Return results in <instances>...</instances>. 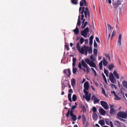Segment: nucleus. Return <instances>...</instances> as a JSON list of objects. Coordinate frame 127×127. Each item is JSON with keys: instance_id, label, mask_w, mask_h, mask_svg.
Listing matches in <instances>:
<instances>
[{"instance_id": "nucleus-32", "label": "nucleus", "mask_w": 127, "mask_h": 127, "mask_svg": "<svg viewBox=\"0 0 127 127\" xmlns=\"http://www.w3.org/2000/svg\"><path fill=\"white\" fill-rule=\"evenodd\" d=\"M114 124L116 126H119L121 125L120 122L118 121H114Z\"/></svg>"}, {"instance_id": "nucleus-58", "label": "nucleus", "mask_w": 127, "mask_h": 127, "mask_svg": "<svg viewBox=\"0 0 127 127\" xmlns=\"http://www.w3.org/2000/svg\"><path fill=\"white\" fill-rule=\"evenodd\" d=\"M78 67L80 68V69H82V64L80 62L79 63Z\"/></svg>"}, {"instance_id": "nucleus-62", "label": "nucleus", "mask_w": 127, "mask_h": 127, "mask_svg": "<svg viewBox=\"0 0 127 127\" xmlns=\"http://www.w3.org/2000/svg\"><path fill=\"white\" fill-rule=\"evenodd\" d=\"M95 39L96 41L98 43H99L100 41L99 38L97 37H95Z\"/></svg>"}, {"instance_id": "nucleus-7", "label": "nucleus", "mask_w": 127, "mask_h": 127, "mask_svg": "<svg viewBox=\"0 0 127 127\" xmlns=\"http://www.w3.org/2000/svg\"><path fill=\"white\" fill-rule=\"evenodd\" d=\"M63 73L64 74H66L68 77H69L71 74V71L69 68L64 70Z\"/></svg>"}, {"instance_id": "nucleus-29", "label": "nucleus", "mask_w": 127, "mask_h": 127, "mask_svg": "<svg viewBox=\"0 0 127 127\" xmlns=\"http://www.w3.org/2000/svg\"><path fill=\"white\" fill-rule=\"evenodd\" d=\"M105 56L106 58V59L107 60H109V61H110V57L109 56V54L105 53Z\"/></svg>"}, {"instance_id": "nucleus-14", "label": "nucleus", "mask_w": 127, "mask_h": 127, "mask_svg": "<svg viewBox=\"0 0 127 127\" xmlns=\"http://www.w3.org/2000/svg\"><path fill=\"white\" fill-rule=\"evenodd\" d=\"M88 34V33L84 30L81 31V35L83 36L85 38L87 37Z\"/></svg>"}, {"instance_id": "nucleus-5", "label": "nucleus", "mask_w": 127, "mask_h": 127, "mask_svg": "<svg viewBox=\"0 0 127 127\" xmlns=\"http://www.w3.org/2000/svg\"><path fill=\"white\" fill-rule=\"evenodd\" d=\"M109 78L111 82L115 84L116 83V81L112 73H110L109 75Z\"/></svg>"}, {"instance_id": "nucleus-49", "label": "nucleus", "mask_w": 127, "mask_h": 127, "mask_svg": "<svg viewBox=\"0 0 127 127\" xmlns=\"http://www.w3.org/2000/svg\"><path fill=\"white\" fill-rule=\"evenodd\" d=\"M92 110L93 112V113H95L97 111V109L95 107V106L93 107L92 108Z\"/></svg>"}, {"instance_id": "nucleus-41", "label": "nucleus", "mask_w": 127, "mask_h": 127, "mask_svg": "<svg viewBox=\"0 0 127 127\" xmlns=\"http://www.w3.org/2000/svg\"><path fill=\"white\" fill-rule=\"evenodd\" d=\"M88 53L89 54H91L92 52V47H90L88 50Z\"/></svg>"}, {"instance_id": "nucleus-42", "label": "nucleus", "mask_w": 127, "mask_h": 127, "mask_svg": "<svg viewBox=\"0 0 127 127\" xmlns=\"http://www.w3.org/2000/svg\"><path fill=\"white\" fill-rule=\"evenodd\" d=\"M82 121H83V124H84V122L86 120V119L85 118V115L83 114L82 115Z\"/></svg>"}, {"instance_id": "nucleus-25", "label": "nucleus", "mask_w": 127, "mask_h": 127, "mask_svg": "<svg viewBox=\"0 0 127 127\" xmlns=\"http://www.w3.org/2000/svg\"><path fill=\"white\" fill-rule=\"evenodd\" d=\"M76 61V58L73 57L72 59V66H75V63Z\"/></svg>"}, {"instance_id": "nucleus-46", "label": "nucleus", "mask_w": 127, "mask_h": 127, "mask_svg": "<svg viewBox=\"0 0 127 127\" xmlns=\"http://www.w3.org/2000/svg\"><path fill=\"white\" fill-rule=\"evenodd\" d=\"M99 101V100L97 98H96L94 100V103L95 104L97 103Z\"/></svg>"}, {"instance_id": "nucleus-50", "label": "nucleus", "mask_w": 127, "mask_h": 127, "mask_svg": "<svg viewBox=\"0 0 127 127\" xmlns=\"http://www.w3.org/2000/svg\"><path fill=\"white\" fill-rule=\"evenodd\" d=\"M65 48H66L67 51H69V45H65Z\"/></svg>"}, {"instance_id": "nucleus-64", "label": "nucleus", "mask_w": 127, "mask_h": 127, "mask_svg": "<svg viewBox=\"0 0 127 127\" xmlns=\"http://www.w3.org/2000/svg\"><path fill=\"white\" fill-rule=\"evenodd\" d=\"M109 123H110V126L111 127H113L112 123L111 121H110V122H109Z\"/></svg>"}, {"instance_id": "nucleus-26", "label": "nucleus", "mask_w": 127, "mask_h": 127, "mask_svg": "<svg viewBox=\"0 0 127 127\" xmlns=\"http://www.w3.org/2000/svg\"><path fill=\"white\" fill-rule=\"evenodd\" d=\"M78 0H71V2L73 4L76 5L78 3Z\"/></svg>"}, {"instance_id": "nucleus-36", "label": "nucleus", "mask_w": 127, "mask_h": 127, "mask_svg": "<svg viewBox=\"0 0 127 127\" xmlns=\"http://www.w3.org/2000/svg\"><path fill=\"white\" fill-rule=\"evenodd\" d=\"M108 70L105 69V68H104V73L106 75V76L107 77H108Z\"/></svg>"}, {"instance_id": "nucleus-52", "label": "nucleus", "mask_w": 127, "mask_h": 127, "mask_svg": "<svg viewBox=\"0 0 127 127\" xmlns=\"http://www.w3.org/2000/svg\"><path fill=\"white\" fill-rule=\"evenodd\" d=\"M85 89H84V93L86 94V95H89V92L88 91H86Z\"/></svg>"}, {"instance_id": "nucleus-31", "label": "nucleus", "mask_w": 127, "mask_h": 127, "mask_svg": "<svg viewBox=\"0 0 127 127\" xmlns=\"http://www.w3.org/2000/svg\"><path fill=\"white\" fill-rule=\"evenodd\" d=\"M90 59L93 61L95 60L96 59L95 56L93 55H92L90 57Z\"/></svg>"}, {"instance_id": "nucleus-13", "label": "nucleus", "mask_w": 127, "mask_h": 127, "mask_svg": "<svg viewBox=\"0 0 127 127\" xmlns=\"http://www.w3.org/2000/svg\"><path fill=\"white\" fill-rule=\"evenodd\" d=\"M122 38V34H119V37H118V44L120 46H121V39Z\"/></svg>"}, {"instance_id": "nucleus-54", "label": "nucleus", "mask_w": 127, "mask_h": 127, "mask_svg": "<svg viewBox=\"0 0 127 127\" xmlns=\"http://www.w3.org/2000/svg\"><path fill=\"white\" fill-rule=\"evenodd\" d=\"M97 49L94 48V49L93 50V52L95 54H97Z\"/></svg>"}, {"instance_id": "nucleus-16", "label": "nucleus", "mask_w": 127, "mask_h": 127, "mask_svg": "<svg viewBox=\"0 0 127 127\" xmlns=\"http://www.w3.org/2000/svg\"><path fill=\"white\" fill-rule=\"evenodd\" d=\"M69 114H70L71 116L74 115L73 114V112H70V109L69 108L68 109L66 115V117H68L69 116Z\"/></svg>"}, {"instance_id": "nucleus-9", "label": "nucleus", "mask_w": 127, "mask_h": 127, "mask_svg": "<svg viewBox=\"0 0 127 127\" xmlns=\"http://www.w3.org/2000/svg\"><path fill=\"white\" fill-rule=\"evenodd\" d=\"M80 5L81 6L84 5L86 6H87V4H86V1L85 0H81L80 2Z\"/></svg>"}, {"instance_id": "nucleus-40", "label": "nucleus", "mask_w": 127, "mask_h": 127, "mask_svg": "<svg viewBox=\"0 0 127 127\" xmlns=\"http://www.w3.org/2000/svg\"><path fill=\"white\" fill-rule=\"evenodd\" d=\"M102 75L103 76V79H104V80L105 82L106 83H107V79L106 78L105 76V75H104V74L103 73H102Z\"/></svg>"}, {"instance_id": "nucleus-61", "label": "nucleus", "mask_w": 127, "mask_h": 127, "mask_svg": "<svg viewBox=\"0 0 127 127\" xmlns=\"http://www.w3.org/2000/svg\"><path fill=\"white\" fill-rule=\"evenodd\" d=\"M96 98V97H95V95H93V96H92V98H91V100H94L95 99V98Z\"/></svg>"}, {"instance_id": "nucleus-6", "label": "nucleus", "mask_w": 127, "mask_h": 127, "mask_svg": "<svg viewBox=\"0 0 127 127\" xmlns=\"http://www.w3.org/2000/svg\"><path fill=\"white\" fill-rule=\"evenodd\" d=\"M101 105L105 109H107L109 108V106L108 104L106 102L103 101H100Z\"/></svg>"}, {"instance_id": "nucleus-37", "label": "nucleus", "mask_w": 127, "mask_h": 127, "mask_svg": "<svg viewBox=\"0 0 127 127\" xmlns=\"http://www.w3.org/2000/svg\"><path fill=\"white\" fill-rule=\"evenodd\" d=\"M71 119L74 121H75L77 119V116L75 115H74L71 116Z\"/></svg>"}, {"instance_id": "nucleus-43", "label": "nucleus", "mask_w": 127, "mask_h": 127, "mask_svg": "<svg viewBox=\"0 0 127 127\" xmlns=\"http://www.w3.org/2000/svg\"><path fill=\"white\" fill-rule=\"evenodd\" d=\"M84 38L82 37L80 39V42L81 44H82L84 41Z\"/></svg>"}, {"instance_id": "nucleus-22", "label": "nucleus", "mask_w": 127, "mask_h": 127, "mask_svg": "<svg viewBox=\"0 0 127 127\" xmlns=\"http://www.w3.org/2000/svg\"><path fill=\"white\" fill-rule=\"evenodd\" d=\"M103 64L104 66H106L108 64V62L107 61L105 57L103 58Z\"/></svg>"}, {"instance_id": "nucleus-60", "label": "nucleus", "mask_w": 127, "mask_h": 127, "mask_svg": "<svg viewBox=\"0 0 127 127\" xmlns=\"http://www.w3.org/2000/svg\"><path fill=\"white\" fill-rule=\"evenodd\" d=\"M111 94H113L115 96H116V95H117L114 91H112L111 92Z\"/></svg>"}, {"instance_id": "nucleus-30", "label": "nucleus", "mask_w": 127, "mask_h": 127, "mask_svg": "<svg viewBox=\"0 0 127 127\" xmlns=\"http://www.w3.org/2000/svg\"><path fill=\"white\" fill-rule=\"evenodd\" d=\"M80 16L79 15L78 16V20L77 23V25H78L79 26H80L81 25V21L80 20Z\"/></svg>"}, {"instance_id": "nucleus-56", "label": "nucleus", "mask_w": 127, "mask_h": 127, "mask_svg": "<svg viewBox=\"0 0 127 127\" xmlns=\"http://www.w3.org/2000/svg\"><path fill=\"white\" fill-rule=\"evenodd\" d=\"M97 46V43L96 42H95V40L94 41V47L96 48Z\"/></svg>"}, {"instance_id": "nucleus-45", "label": "nucleus", "mask_w": 127, "mask_h": 127, "mask_svg": "<svg viewBox=\"0 0 127 127\" xmlns=\"http://www.w3.org/2000/svg\"><path fill=\"white\" fill-rule=\"evenodd\" d=\"M115 34H116V31L114 30L113 31L112 33V35H111V40H112V38L115 35Z\"/></svg>"}, {"instance_id": "nucleus-47", "label": "nucleus", "mask_w": 127, "mask_h": 127, "mask_svg": "<svg viewBox=\"0 0 127 127\" xmlns=\"http://www.w3.org/2000/svg\"><path fill=\"white\" fill-rule=\"evenodd\" d=\"M83 30L87 33L89 32V29L88 27H87L86 28Z\"/></svg>"}, {"instance_id": "nucleus-28", "label": "nucleus", "mask_w": 127, "mask_h": 127, "mask_svg": "<svg viewBox=\"0 0 127 127\" xmlns=\"http://www.w3.org/2000/svg\"><path fill=\"white\" fill-rule=\"evenodd\" d=\"M122 84L123 86H124L127 89V82L126 81H123Z\"/></svg>"}, {"instance_id": "nucleus-11", "label": "nucleus", "mask_w": 127, "mask_h": 127, "mask_svg": "<svg viewBox=\"0 0 127 127\" xmlns=\"http://www.w3.org/2000/svg\"><path fill=\"white\" fill-rule=\"evenodd\" d=\"M100 114L101 115H105L106 113V111L102 108H100L99 110Z\"/></svg>"}, {"instance_id": "nucleus-20", "label": "nucleus", "mask_w": 127, "mask_h": 127, "mask_svg": "<svg viewBox=\"0 0 127 127\" xmlns=\"http://www.w3.org/2000/svg\"><path fill=\"white\" fill-rule=\"evenodd\" d=\"M73 31L75 33L76 35H77L78 34L79 31V29L77 28V26L76 28L73 30Z\"/></svg>"}, {"instance_id": "nucleus-10", "label": "nucleus", "mask_w": 127, "mask_h": 127, "mask_svg": "<svg viewBox=\"0 0 127 127\" xmlns=\"http://www.w3.org/2000/svg\"><path fill=\"white\" fill-rule=\"evenodd\" d=\"M84 89H85L86 90H89V85L88 81L86 82L84 84Z\"/></svg>"}, {"instance_id": "nucleus-3", "label": "nucleus", "mask_w": 127, "mask_h": 127, "mask_svg": "<svg viewBox=\"0 0 127 127\" xmlns=\"http://www.w3.org/2000/svg\"><path fill=\"white\" fill-rule=\"evenodd\" d=\"M76 48L78 51L82 54H84L85 49L84 47H82L80 49V46L79 43H78L76 45Z\"/></svg>"}, {"instance_id": "nucleus-24", "label": "nucleus", "mask_w": 127, "mask_h": 127, "mask_svg": "<svg viewBox=\"0 0 127 127\" xmlns=\"http://www.w3.org/2000/svg\"><path fill=\"white\" fill-rule=\"evenodd\" d=\"M81 108L83 111V112L84 113H86V108L84 105H81L80 106Z\"/></svg>"}, {"instance_id": "nucleus-39", "label": "nucleus", "mask_w": 127, "mask_h": 127, "mask_svg": "<svg viewBox=\"0 0 127 127\" xmlns=\"http://www.w3.org/2000/svg\"><path fill=\"white\" fill-rule=\"evenodd\" d=\"M72 100L73 101H75L77 99L76 95L75 94L73 95L72 97Z\"/></svg>"}, {"instance_id": "nucleus-2", "label": "nucleus", "mask_w": 127, "mask_h": 127, "mask_svg": "<svg viewBox=\"0 0 127 127\" xmlns=\"http://www.w3.org/2000/svg\"><path fill=\"white\" fill-rule=\"evenodd\" d=\"M118 116L123 118H126L127 117V113L126 112L120 111L118 113Z\"/></svg>"}, {"instance_id": "nucleus-1", "label": "nucleus", "mask_w": 127, "mask_h": 127, "mask_svg": "<svg viewBox=\"0 0 127 127\" xmlns=\"http://www.w3.org/2000/svg\"><path fill=\"white\" fill-rule=\"evenodd\" d=\"M85 63L89 64L91 67L95 68L96 67V65L94 61H91L89 59L86 58L85 59Z\"/></svg>"}, {"instance_id": "nucleus-23", "label": "nucleus", "mask_w": 127, "mask_h": 127, "mask_svg": "<svg viewBox=\"0 0 127 127\" xmlns=\"http://www.w3.org/2000/svg\"><path fill=\"white\" fill-rule=\"evenodd\" d=\"M113 3L114 8L116 9L118 8L119 5L116 2H113Z\"/></svg>"}, {"instance_id": "nucleus-44", "label": "nucleus", "mask_w": 127, "mask_h": 127, "mask_svg": "<svg viewBox=\"0 0 127 127\" xmlns=\"http://www.w3.org/2000/svg\"><path fill=\"white\" fill-rule=\"evenodd\" d=\"M99 68L100 70H101L102 69V61H101V62L99 63Z\"/></svg>"}, {"instance_id": "nucleus-57", "label": "nucleus", "mask_w": 127, "mask_h": 127, "mask_svg": "<svg viewBox=\"0 0 127 127\" xmlns=\"http://www.w3.org/2000/svg\"><path fill=\"white\" fill-rule=\"evenodd\" d=\"M111 86L112 88H114L115 89H116L117 88V86L113 84H111Z\"/></svg>"}, {"instance_id": "nucleus-12", "label": "nucleus", "mask_w": 127, "mask_h": 127, "mask_svg": "<svg viewBox=\"0 0 127 127\" xmlns=\"http://www.w3.org/2000/svg\"><path fill=\"white\" fill-rule=\"evenodd\" d=\"M91 94L90 93L88 95H85V96H83V98H85L87 101H89L90 100Z\"/></svg>"}, {"instance_id": "nucleus-59", "label": "nucleus", "mask_w": 127, "mask_h": 127, "mask_svg": "<svg viewBox=\"0 0 127 127\" xmlns=\"http://www.w3.org/2000/svg\"><path fill=\"white\" fill-rule=\"evenodd\" d=\"M84 48L85 50V51H88V50L89 48L88 46H87V47L85 46Z\"/></svg>"}, {"instance_id": "nucleus-33", "label": "nucleus", "mask_w": 127, "mask_h": 127, "mask_svg": "<svg viewBox=\"0 0 127 127\" xmlns=\"http://www.w3.org/2000/svg\"><path fill=\"white\" fill-rule=\"evenodd\" d=\"M71 94L70 93L68 94V100L70 102H72V100H71Z\"/></svg>"}, {"instance_id": "nucleus-51", "label": "nucleus", "mask_w": 127, "mask_h": 127, "mask_svg": "<svg viewBox=\"0 0 127 127\" xmlns=\"http://www.w3.org/2000/svg\"><path fill=\"white\" fill-rule=\"evenodd\" d=\"M109 120L108 119H105V122L106 124L107 125H109Z\"/></svg>"}, {"instance_id": "nucleus-34", "label": "nucleus", "mask_w": 127, "mask_h": 127, "mask_svg": "<svg viewBox=\"0 0 127 127\" xmlns=\"http://www.w3.org/2000/svg\"><path fill=\"white\" fill-rule=\"evenodd\" d=\"M88 23V22L87 21H86L84 23V24L83 25V24H82V26H81V28H82V29L84 28L86 26Z\"/></svg>"}, {"instance_id": "nucleus-18", "label": "nucleus", "mask_w": 127, "mask_h": 127, "mask_svg": "<svg viewBox=\"0 0 127 127\" xmlns=\"http://www.w3.org/2000/svg\"><path fill=\"white\" fill-rule=\"evenodd\" d=\"M93 117L94 120H97L98 116L95 113H93Z\"/></svg>"}, {"instance_id": "nucleus-4", "label": "nucleus", "mask_w": 127, "mask_h": 127, "mask_svg": "<svg viewBox=\"0 0 127 127\" xmlns=\"http://www.w3.org/2000/svg\"><path fill=\"white\" fill-rule=\"evenodd\" d=\"M81 63L83 66L86 68V72L87 73H88L89 71L90 70V69L88 67L87 64L84 62L83 60H81Z\"/></svg>"}, {"instance_id": "nucleus-38", "label": "nucleus", "mask_w": 127, "mask_h": 127, "mask_svg": "<svg viewBox=\"0 0 127 127\" xmlns=\"http://www.w3.org/2000/svg\"><path fill=\"white\" fill-rule=\"evenodd\" d=\"M101 90L102 93L106 96H107V95L106 94L105 90L103 88H102Z\"/></svg>"}, {"instance_id": "nucleus-48", "label": "nucleus", "mask_w": 127, "mask_h": 127, "mask_svg": "<svg viewBox=\"0 0 127 127\" xmlns=\"http://www.w3.org/2000/svg\"><path fill=\"white\" fill-rule=\"evenodd\" d=\"M115 99L116 100H120L121 98H120L118 96L116 95V96H115Z\"/></svg>"}, {"instance_id": "nucleus-8", "label": "nucleus", "mask_w": 127, "mask_h": 127, "mask_svg": "<svg viewBox=\"0 0 127 127\" xmlns=\"http://www.w3.org/2000/svg\"><path fill=\"white\" fill-rule=\"evenodd\" d=\"M87 15H88L89 17V20L90 17V12L88 8L86 7L85 8V18L87 17Z\"/></svg>"}, {"instance_id": "nucleus-63", "label": "nucleus", "mask_w": 127, "mask_h": 127, "mask_svg": "<svg viewBox=\"0 0 127 127\" xmlns=\"http://www.w3.org/2000/svg\"><path fill=\"white\" fill-rule=\"evenodd\" d=\"M117 2V3L119 5H120L121 4V1H120L119 0H118Z\"/></svg>"}, {"instance_id": "nucleus-17", "label": "nucleus", "mask_w": 127, "mask_h": 127, "mask_svg": "<svg viewBox=\"0 0 127 127\" xmlns=\"http://www.w3.org/2000/svg\"><path fill=\"white\" fill-rule=\"evenodd\" d=\"M115 111L114 108H111L110 110L109 113L111 115H114L115 113Z\"/></svg>"}, {"instance_id": "nucleus-21", "label": "nucleus", "mask_w": 127, "mask_h": 127, "mask_svg": "<svg viewBox=\"0 0 127 127\" xmlns=\"http://www.w3.org/2000/svg\"><path fill=\"white\" fill-rule=\"evenodd\" d=\"M71 82L72 86H73L76 85V80L74 79L73 78L71 80Z\"/></svg>"}, {"instance_id": "nucleus-55", "label": "nucleus", "mask_w": 127, "mask_h": 127, "mask_svg": "<svg viewBox=\"0 0 127 127\" xmlns=\"http://www.w3.org/2000/svg\"><path fill=\"white\" fill-rule=\"evenodd\" d=\"M85 7H83L82 8V10L81 12L80 13L82 15V14H83V13H84L85 14Z\"/></svg>"}, {"instance_id": "nucleus-19", "label": "nucleus", "mask_w": 127, "mask_h": 127, "mask_svg": "<svg viewBox=\"0 0 127 127\" xmlns=\"http://www.w3.org/2000/svg\"><path fill=\"white\" fill-rule=\"evenodd\" d=\"M98 123L100 125L102 126L105 124V121L103 120H100L98 122Z\"/></svg>"}, {"instance_id": "nucleus-27", "label": "nucleus", "mask_w": 127, "mask_h": 127, "mask_svg": "<svg viewBox=\"0 0 127 127\" xmlns=\"http://www.w3.org/2000/svg\"><path fill=\"white\" fill-rule=\"evenodd\" d=\"M77 71V68L74 66H73L72 72L74 74H76V72Z\"/></svg>"}, {"instance_id": "nucleus-53", "label": "nucleus", "mask_w": 127, "mask_h": 127, "mask_svg": "<svg viewBox=\"0 0 127 127\" xmlns=\"http://www.w3.org/2000/svg\"><path fill=\"white\" fill-rule=\"evenodd\" d=\"M91 69L94 72L95 74V76H96V72L94 70V69L93 68H91Z\"/></svg>"}, {"instance_id": "nucleus-35", "label": "nucleus", "mask_w": 127, "mask_h": 127, "mask_svg": "<svg viewBox=\"0 0 127 127\" xmlns=\"http://www.w3.org/2000/svg\"><path fill=\"white\" fill-rule=\"evenodd\" d=\"M114 66L113 64H110L109 65L108 68L109 70H111L114 67Z\"/></svg>"}, {"instance_id": "nucleus-15", "label": "nucleus", "mask_w": 127, "mask_h": 127, "mask_svg": "<svg viewBox=\"0 0 127 127\" xmlns=\"http://www.w3.org/2000/svg\"><path fill=\"white\" fill-rule=\"evenodd\" d=\"M113 73L116 78L118 79H119V75L116 71L115 70L113 72Z\"/></svg>"}]
</instances>
